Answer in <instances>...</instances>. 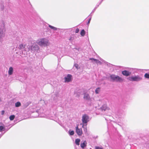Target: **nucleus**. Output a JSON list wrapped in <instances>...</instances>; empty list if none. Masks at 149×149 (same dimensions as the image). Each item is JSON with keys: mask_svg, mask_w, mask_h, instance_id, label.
I'll use <instances>...</instances> for the list:
<instances>
[{"mask_svg": "<svg viewBox=\"0 0 149 149\" xmlns=\"http://www.w3.org/2000/svg\"><path fill=\"white\" fill-rule=\"evenodd\" d=\"M36 42L40 46L45 47L48 45V40L46 38H40Z\"/></svg>", "mask_w": 149, "mask_h": 149, "instance_id": "1", "label": "nucleus"}, {"mask_svg": "<svg viewBox=\"0 0 149 149\" xmlns=\"http://www.w3.org/2000/svg\"><path fill=\"white\" fill-rule=\"evenodd\" d=\"M127 79L130 81L132 82H139L141 81L142 79V77L138 75L129 77Z\"/></svg>", "mask_w": 149, "mask_h": 149, "instance_id": "2", "label": "nucleus"}, {"mask_svg": "<svg viewBox=\"0 0 149 149\" xmlns=\"http://www.w3.org/2000/svg\"><path fill=\"white\" fill-rule=\"evenodd\" d=\"M3 26L0 27V43L3 41V38L5 36V29L4 28V23L3 21L2 22Z\"/></svg>", "mask_w": 149, "mask_h": 149, "instance_id": "3", "label": "nucleus"}, {"mask_svg": "<svg viewBox=\"0 0 149 149\" xmlns=\"http://www.w3.org/2000/svg\"><path fill=\"white\" fill-rule=\"evenodd\" d=\"M28 48V51L31 50L33 52H38L39 50V47L36 44H34L32 46H27Z\"/></svg>", "mask_w": 149, "mask_h": 149, "instance_id": "4", "label": "nucleus"}, {"mask_svg": "<svg viewBox=\"0 0 149 149\" xmlns=\"http://www.w3.org/2000/svg\"><path fill=\"white\" fill-rule=\"evenodd\" d=\"M90 118L89 116L86 114H84L82 117V121L84 124L83 127L85 126H86L87 125V123L89 121Z\"/></svg>", "mask_w": 149, "mask_h": 149, "instance_id": "5", "label": "nucleus"}, {"mask_svg": "<svg viewBox=\"0 0 149 149\" xmlns=\"http://www.w3.org/2000/svg\"><path fill=\"white\" fill-rule=\"evenodd\" d=\"M110 77L113 81H115L116 82H120L123 81V80L121 77L115 74H111L110 75Z\"/></svg>", "mask_w": 149, "mask_h": 149, "instance_id": "6", "label": "nucleus"}, {"mask_svg": "<svg viewBox=\"0 0 149 149\" xmlns=\"http://www.w3.org/2000/svg\"><path fill=\"white\" fill-rule=\"evenodd\" d=\"M125 115L124 111L122 110H119L117 112L116 116V118H121Z\"/></svg>", "mask_w": 149, "mask_h": 149, "instance_id": "7", "label": "nucleus"}, {"mask_svg": "<svg viewBox=\"0 0 149 149\" xmlns=\"http://www.w3.org/2000/svg\"><path fill=\"white\" fill-rule=\"evenodd\" d=\"M72 77V76L70 74H68L66 77L64 78L65 82H70L71 80Z\"/></svg>", "mask_w": 149, "mask_h": 149, "instance_id": "8", "label": "nucleus"}, {"mask_svg": "<svg viewBox=\"0 0 149 149\" xmlns=\"http://www.w3.org/2000/svg\"><path fill=\"white\" fill-rule=\"evenodd\" d=\"M76 132L77 134L79 136H81L82 134V129L78 128V126L76 127Z\"/></svg>", "mask_w": 149, "mask_h": 149, "instance_id": "9", "label": "nucleus"}, {"mask_svg": "<svg viewBox=\"0 0 149 149\" xmlns=\"http://www.w3.org/2000/svg\"><path fill=\"white\" fill-rule=\"evenodd\" d=\"M122 74L124 76L127 77L130 76L131 74V72L128 71L124 70L122 72Z\"/></svg>", "mask_w": 149, "mask_h": 149, "instance_id": "10", "label": "nucleus"}, {"mask_svg": "<svg viewBox=\"0 0 149 149\" xmlns=\"http://www.w3.org/2000/svg\"><path fill=\"white\" fill-rule=\"evenodd\" d=\"M108 109V108L107 107L106 104H104L100 108V110L102 111H104L107 110Z\"/></svg>", "mask_w": 149, "mask_h": 149, "instance_id": "11", "label": "nucleus"}, {"mask_svg": "<svg viewBox=\"0 0 149 149\" xmlns=\"http://www.w3.org/2000/svg\"><path fill=\"white\" fill-rule=\"evenodd\" d=\"M25 45H23L22 44H21L19 45L18 48L20 49H24L25 51H28V49H27L26 48H25Z\"/></svg>", "mask_w": 149, "mask_h": 149, "instance_id": "12", "label": "nucleus"}, {"mask_svg": "<svg viewBox=\"0 0 149 149\" xmlns=\"http://www.w3.org/2000/svg\"><path fill=\"white\" fill-rule=\"evenodd\" d=\"M84 98L85 99L87 100H91V98L90 97L89 94L87 93H84Z\"/></svg>", "mask_w": 149, "mask_h": 149, "instance_id": "13", "label": "nucleus"}, {"mask_svg": "<svg viewBox=\"0 0 149 149\" xmlns=\"http://www.w3.org/2000/svg\"><path fill=\"white\" fill-rule=\"evenodd\" d=\"M87 143L86 141H84L82 143H81L80 145L81 147L83 148H84L86 146Z\"/></svg>", "mask_w": 149, "mask_h": 149, "instance_id": "14", "label": "nucleus"}, {"mask_svg": "<svg viewBox=\"0 0 149 149\" xmlns=\"http://www.w3.org/2000/svg\"><path fill=\"white\" fill-rule=\"evenodd\" d=\"M89 59V60H92V61H94L97 63H101V62L100 61H99L97 59H95L93 58H90Z\"/></svg>", "mask_w": 149, "mask_h": 149, "instance_id": "15", "label": "nucleus"}, {"mask_svg": "<svg viewBox=\"0 0 149 149\" xmlns=\"http://www.w3.org/2000/svg\"><path fill=\"white\" fill-rule=\"evenodd\" d=\"M13 68L12 67H10L8 71V74L9 75H11L13 73Z\"/></svg>", "mask_w": 149, "mask_h": 149, "instance_id": "16", "label": "nucleus"}, {"mask_svg": "<svg viewBox=\"0 0 149 149\" xmlns=\"http://www.w3.org/2000/svg\"><path fill=\"white\" fill-rule=\"evenodd\" d=\"M6 128L5 127H4L3 125L0 126V132H1L3 131H5L6 130Z\"/></svg>", "mask_w": 149, "mask_h": 149, "instance_id": "17", "label": "nucleus"}, {"mask_svg": "<svg viewBox=\"0 0 149 149\" xmlns=\"http://www.w3.org/2000/svg\"><path fill=\"white\" fill-rule=\"evenodd\" d=\"M21 106V103L19 102H17L15 103V106L16 107H18Z\"/></svg>", "mask_w": 149, "mask_h": 149, "instance_id": "18", "label": "nucleus"}, {"mask_svg": "<svg viewBox=\"0 0 149 149\" xmlns=\"http://www.w3.org/2000/svg\"><path fill=\"white\" fill-rule=\"evenodd\" d=\"M80 140L79 139H75V143L76 145H79Z\"/></svg>", "mask_w": 149, "mask_h": 149, "instance_id": "19", "label": "nucleus"}, {"mask_svg": "<svg viewBox=\"0 0 149 149\" xmlns=\"http://www.w3.org/2000/svg\"><path fill=\"white\" fill-rule=\"evenodd\" d=\"M133 69L134 70L133 73H137L138 72L141 71V69L134 68V69Z\"/></svg>", "mask_w": 149, "mask_h": 149, "instance_id": "20", "label": "nucleus"}, {"mask_svg": "<svg viewBox=\"0 0 149 149\" xmlns=\"http://www.w3.org/2000/svg\"><path fill=\"white\" fill-rule=\"evenodd\" d=\"M74 132L73 130H70L69 131V134L70 135L72 136L74 134Z\"/></svg>", "mask_w": 149, "mask_h": 149, "instance_id": "21", "label": "nucleus"}, {"mask_svg": "<svg viewBox=\"0 0 149 149\" xmlns=\"http://www.w3.org/2000/svg\"><path fill=\"white\" fill-rule=\"evenodd\" d=\"M38 111H36V112H34L33 113V115L36 114V115L35 116H33L34 117L36 118L39 116V113H38Z\"/></svg>", "mask_w": 149, "mask_h": 149, "instance_id": "22", "label": "nucleus"}, {"mask_svg": "<svg viewBox=\"0 0 149 149\" xmlns=\"http://www.w3.org/2000/svg\"><path fill=\"white\" fill-rule=\"evenodd\" d=\"M49 26L51 29H53L54 30L56 31L57 30V28H56L54 27V26H53L50 25H49Z\"/></svg>", "mask_w": 149, "mask_h": 149, "instance_id": "23", "label": "nucleus"}, {"mask_svg": "<svg viewBox=\"0 0 149 149\" xmlns=\"http://www.w3.org/2000/svg\"><path fill=\"white\" fill-rule=\"evenodd\" d=\"M85 31L84 29H82L81 31L80 34L81 36H84L85 34Z\"/></svg>", "mask_w": 149, "mask_h": 149, "instance_id": "24", "label": "nucleus"}, {"mask_svg": "<svg viewBox=\"0 0 149 149\" xmlns=\"http://www.w3.org/2000/svg\"><path fill=\"white\" fill-rule=\"evenodd\" d=\"M74 39V38L73 36H70V38L69 40L70 41V42H72Z\"/></svg>", "mask_w": 149, "mask_h": 149, "instance_id": "25", "label": "nucleus"}, {"mask_svg": "<svg viewBox=\"0 0 149 149\" xmlns=\"http://www.w3.org/2000/svg\"><path fill=\"white\" fill-rule=\"evenodd\" d=\"M15 116L14 115H12L10 116L9 118L10 120H13L15 118Z\"/></svg>", "mask_w": 149, "mask_h": 149, "instance_id": "26", "label": "nucleus"}, {"mask_svg": "<svg viewBox=\"0 0 149 149\" xmlns=\"http://www.w3.org/2000/svg\"><path fill=\"white\" fill-rule=\"evenodd\" d=\"M100 91V88H97L95 90V93L96 94H98Z\"/></svg>", "mask_w": 149, "mask_h": 149, "instance_id": "27", "label": "nucleus"}, {"mask_svg": "<svg viewBox=\"0 0 149 149\" xmlns=\"http://www.w3.org/2000/svg\"><path fill=\"white\" fill-rule=\"evenodd\" d=\"M144 77L146 78L149 79V74L146 73L144 75Z\"/></svg>", "mask_w": 149, "mask_h": 149, "instance_id": "28", "label": "nucleus"}, {"mask_svg": "<svg viewBox=\"0 0 149 149\" xmlns=\"http://www.w3.org/2000/svg\"><path fill=\"white\" fill-rule=\"evenodd\" d=\"M91 17H90V18L88 20V22L87 23V25H89V24H90V21H91Z\"/></svg>", "mask_w": 149, "mask_h": 149, "instance_id": "29", "label": "nucleus"}, {"mask_svg": "<svg viewBox=\"0 0 149 149\" xmlns=\"http://www.w3.org/2000/svg\"><path fill=\"white\" fill-rule=\"evenodd\" d=\"M74 66L77 68V69H78V65L77 64H74Z\"/></svg>", "mask_w": 149, "mask_h": 149, "instance_id": "30", "label": "nucleus"}, {"mask_svg": "<svg viewBox=\"0 0 149 149\" xmlns=\"http://www.w3.org/2000/svg\"><path fill=\"white\" fill-rule=\"evenodd\" d=\"M95 149H103L102 148L98 146H96L95 147Z\"/></svg>", "mask_w": 149, "mask_h": 149, "instance_id": "31", "label": "nucleus"}, {"mask_svg": "<svg viewBox=\"0 0 149 149\" xmlns=\"http://www.w3.org/2000/svg\"><path fill=\"white\" fill-rule=\"evenodd\" d=\"M79 29H76V30H75V32L76 33H77L79 32Z\"/></svg>", "mask_w": 149, "mask_h": 149, "instance_id": "32", "label": "nucleus"}, {"mask_svg": "<svg viewBox=\"0 0 149 149\" xmlns=\"http://www.w3.org/2000/svg\"><path fill=\"white\" fill-rule=\"evenodd\" d=\"M4 113H5V111H4V110H2V111H1V115H3L4 114Z\"/></svg>", "mask_w": 149, "mask_h": 149, "instance_id": "33", "label": "nucleus"}, {"mask_svg": "<svg viewBox=\"0 0 149 149\" xmlns=\"http://www.w3.org/2000/svg\"><path fill=\"white\" fill-rule=\"evenodd\" d=\"M99 6V5H98V3H97V5L95 7V8L96 9Z\"/></svg>", "mask_w": 149, "mask_h": 149, "instance_id": "34", "label": "nucleus"}, {"mask_svg": "<svg viewBox=\"0 0 149 149\" xmlns=\"http://www.w3.org/2000/svg\"><path fill=\"white\" fill-rule=\"evenodd\" d=\"M96 9L94 8L93 10L91 12V13H94L95 12V11Z\"/></svg>", "mask_w": 149, "mask_h": 149, "instance_id": "35", "label": "nucleus"}, {"mask_svg": "<svg viewBox=\"0 0 149 149\" xmlns=\"http://www.w3.org/2000/svg\"><path fill=\"white\" fill-rule=\"evenodd\" d=\"M102 1H101V0L100 1V2H99V3H98V5H100L101 3H102Z\"/></svg>", "mask_w": 149, "mask_h": 149, "instance_id": "36", "label": "nucleus"}, {"mask_svg": "<svg viewBox=\"0 0 149 149\" xmlns=\"http://www.w3.org/2000/svg\"><path fill=\"white\" fill-rule=\"evenodd\" d=\"M3 7H4V6H2L1 7V9L2 10H3Z\"/></svg>", "mask_w": 149, "mask_h": 149, "instance_id": "37", "label": "nucleus"}, {"mask_svg": "<svg viewBox=\"0 0 149 149\" xmlns=\"http://www.w3.org/2000/svg\"><path fill=\"white\" fill-rule=\"evenodd\" d=\"M6 129V130L5 131H7L10 129V128H7Z\"/></svg>", "mask_w": 149, "mask_h": 149, "instance_id": "38", "label": "nucleus"}, {"mask_svg": "<svg viewBox=\"0 0 149 149\" xmlns=\"http://www.w3.org/2000/svg\"><path fill=\"white\" fill-rule=\"evenodd\" d=\"M92 13H91L90 14V15L88 16V17L91 16H91L92 15H91V14H92Z\"/></svg>", "mask_w": 149, "mask_h": 149, "instance_id": "39", "label": "nucleus"}, {"mask_svg": "<svg viewBox=\"0 0 149 149\" xmlns=\"http://www.w3.org/2000/svg\"><path fill=\"white\" fill-rule=\"evenodd\" d=\"M3 135V134H0V138L2 136V135Z\"/></svg>", "mask_w": 149, "mask_h": 149, "instance_id": "40", "label": "nucleus"}, {"mask_svg": "<svg viewBox=\"0 0 149 149\" xmlns=\"http://www.w3.org/2000/svg\"><path fill=\"white\" fill-rule=\"evenodd\" d=\"M6 132V131L5 132H4V133L3 134L5 133V132Z\"/></svg>", "mask_w": 149, "mask_h": 149, "instance_id": "41", "label": "nucleus"}, {"mask_svg": "<svg viewBox=\"0 0 149 149\" xmlns=\"http://www.w3.org/2000/svg\"><path fill=\"white\" fill-rule=\"evenodd\" d=\"M6 132V131L5 132H4V133L3 134L5 133V132Z\"/></svg>", "mask_w": 149, "mask_h": 149, "instance_id": "42", "label": "nucleus"}, {"mask_svg": "<svg viewBox=\"0 0 149 149\" xmlns=\"http://www.w3.org/2000/svg\"><path fill=\"white\" fill-rule=\"evenodd\" d=\"M102 59H100L101 61H102Z\"/></svg>", "mask_w": 149, "mask_h": 149, "instance_id": "43", "label": "nucleus"}]
</instances>
